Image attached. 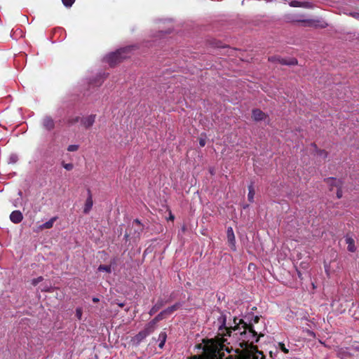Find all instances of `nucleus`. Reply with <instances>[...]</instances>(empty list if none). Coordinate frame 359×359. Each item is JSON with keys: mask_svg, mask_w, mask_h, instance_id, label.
Listing matches in <instances>:
<instances>
[{"mask_svg": "<svg viewBox=\"0 0 359 359\" xmlns=\"http://www.w3.org/2000/svg\"><path fill=\"white\" fill-rule=\"evenodd\" d=\"M99 271H105L107 273L111 272V267L109 265H100L98 267Z\"/></svg>", "mask_w": 359, "mask_h": 359, "instance_id": "nucleus-23", "label": "nucleus"}, {"mask_svg": "<svg viewBox=\"0 0 359 359\" xmlns=\"http://www.w3.org/2000/svg\"><path fill=\"white\" fill-rule=\"evenodd\" d=\"M148 335L143 330L137 334L133 339L132 342L135 346H138Z\"/></svg>", "mask_w": 359, "mask_h": 359, "instance_id": "nucleus-10", "label": "nucleus"}, {"mask_svg": "<svg viewBox=\"0 0 359 359\" xmlns=\"http://www.w3.org/2000/svg\"><path fill=\"white\" fill-rule=\"evenodd\" d=\"M132 47H125L117 50L115 52L111 53L104 57V60L110 66H114L117 63L120 62L123 59L128 57V52Z\"/></svg>", "mask_w": 359, "mask_h": 359, "instance_id": "nucleus-3", "label": "nucleus"}, {"mask_svg": "<svg viewBox=\"0 0 359 359\" xmlns=\"http://www.w3.org/2000/svg\"><path fill=\"white\" fill-rule=\"evenodd\" d=\"M269 61L278 62L280 64L288 65H296L297 63V61L296 59H291L289 62H287L286 60L280 58L279 57H277V56L270 57L269 58Z\"/></svg>", "mask_w": 359, "mask_h": 359, "instance_id": "nucleus-7", "label": "nucleus"}, {"mask_svg": "<svg viewBox=\"0 0 359 359\" xmlns=\"http://www.w3.org/2000/svg\"><path fill=\"white\" fill-rule=\"evenodd\" d=\"M228 242L229 243L231 248L235 250V236L231 227H229L226 231Z\"/></svg>", "mask_w": 359, "mask_h": 359, "instance_id": "nucleus-11", "label": "nucleus"}, {"mask_svg": "<svg viewBox=\"0 0 359 359\" xmlns=\"http://www.w3.org/2000/svg\"><path fill=\"white\" fill-rule=\"evenodd\" d=\"M83 311L81 308H77L76 309V316L79 320L81 319Z\"/></svg>", "mask_w": 359, "mask_h": 359, "instance_id": "nucleus-27", "label": "nucleus"}, {"mask_svg": "<svg viewBox=\"0 0 359 359\" xmlns=\"http://www.w3.org/2000/svg\"><path fill=\"white\" fill-rule=\"evenodd\" d=\"M225 350L227 351V352H229L228 348H225Z\"/></svg>", "mask_w": 359, "mask_h": 359, "instance_id": "nucleus-42", "label": "nucleus"}, {"mask_svg": "<svg viewBox=\"0 0 359 359\" xmlns=\"http://www.w3.org/2000/svg\"><path fill=\"white\" fill-rule=\"evenodd\" d=\"M118 306L123 307L124 306V303H118Z\"/></svg>", "mask_w": 359, "mask_h": 359, "instance_id": "nucleus-39", "label": "nucleus"}, {"mask_svg": "<svg viewBox=\"0 0 359 359\" xmlns=\"http://www.w3.org/2000/svg\"><path fill=\"white\" fill-rule=\"evenodd\" d=\"M135 223L137 224H140V222L138 220V219H135L134 221Z\"/></svg>", "mask_w": 359, "mask_h": 359, "instance_id": "nucleus-40", "label": "nucleus"}, {"mask_svg": "<svg viewBox=\"0 0 359 359\" xmlns=\"http://www.w3.org/2000/svg\"><path fill=\"white\" fill-rule=\"evenodd\" d=\"M238 359H263V355L255 346H251L250 348L243 349L239 353Z\"/></svg>", "mask_w": 359, "mask_h": 359, "instance_id": "nucleus-4", "label": "nucleus"}, {"mask_svg": "<svg viewBox=\"0 0 359 359\" xmlns=\"http://www.w3.org/2000/svg\"><path fill=\"white\" fill-rule=\"evenodd\" d=\"M43 128L47 131H51L55 128V121L50 116H45L41 120Z\"/></svg>", "mask_w": 359, "mask_h": 359, "instance_id": "nucleus-5", "label": "nucleus"}, {"mask_svg": "<svg viewBox=\"0 0 359 359\" xmlns=\"http://www.w3.org/2000/svg\"><path fill=\"white\" fill-rule=\"evenodd\" d=\"M165 317V313H163V311H162L151 321L156 325L160 320H163Z\"/></svg>", "mask_w": 359, "mask_h": 359, "instance_id": "nucleus-22", "label": "nucleus"}, {"mask_svg": "<svg viewBox=\"0 0 359 359\" xmlns=\"http://www.w3.org/2000/svg\"><path fill=\"white\" fill-rule=\"evenodd\" d=\"M99 301H100V299L97 297H93V302H95V303H97Z\"/></svg>", "mask_w": 359, "mask_h": 359, "instance_id": "nucleus-37", "label": "nucleus"}, {"mask_svg": "<svg viewBox=\"0 0 359 359\" xmlns=\"http://www.w3.org/2000/svg\"><path fill=\"white\" fill-rule=\"evenodd\" d=\"M79 149V145L77 144H71L67 147V151H76Z\"/></svg>", "mask_w": 359, "mask_h": 359, "instance_id": "nucleus-25", "label": "nucleus"}, {"mask_svg": "<svg viewBox=\"0 0 359 359\" xmlns=\"http://www.w3.org/2000/svg\"><path fill=\"white\" fill-rule=\"evenodd\" d=\"M309 3L300 2L298 1H292L290 3V6L292 7H309Z\"/></svg>", "mask_w": 359, "mask_h": 359, "instance_id": "nucleus-19", "label": "nucleus"}, {"mask_svg": "<svg viewBox=\"0 0 359 359\" xmlns=\"http://www.w3.org/2000/svg\"><path fill=\"white\" fill-rule=\"evenodd\" d=\"M164 305V302L163 300H158L150 309L149 314L150 316H153L155 314L161 307Z\"/></svg>", "mask_w": 359, "mask_h": 359, "instance_id": "nucleus-15", "label": "nucleus"}, {"mask_svg": "<svg viewBox=\"0 0 359 359\" xmlns=\"http://www.w3.org/2000/svg\"><path fill=\"white\" fill-rule=\"evenodd\" d=\"M224 344L217 340L210 339L204 343L202 356H195L193 359H231L224 357Z\"/></svg>", "mask_w": 359, "mask_h": 359, "instance_id": "nucleus-2", "label": "nucleus"}, {"mask_svg": "<svg viewBox=\"0 0 359 359\" xmlns=\"http://www.w3.org/2000/svg\"><path fill=\"white\" fill-rule=\"evenodd\" d=\"M350 15L359 20V11L351 13Z\"/></svg>", "mask_w": 359, "mask_h": 359, "instance_id": "nucleus-33", "label": "nucleus"}, {"mask_svg": "<svg viewBox=\"0 0 359 359\" xmlns=\"http://www.w3.org/2000/svg\"><path fill=\"white\" fill-rule=\"evenodd\" d=\"M259 318L258 316H254L250 321V323L249 325H252V323H257L259 322Z\"/></svg>", "mask_w": 359, "mask_h": 359, "instance_id": "nucleus-34", "label": "nucleus"}, {"mask_svg": "<svg viewBox=\"0 0 359 359\" xmlns=\"http://www.w3.org/2000/svg\"><path fill=\"white\" fill-rule=\"evenodd\" d=\"M57 217H53L50 219L48 222L41 224L39 228L40 229H48L53 227L54 222L57 220Z\"/></svg>", "mask_w": 359, "mask_h": 359, "instance_id": "nucleus-16", "label": "nucleus"}, {"mask_svg": "<svg viewBox=\"0 0 359 359\" xmlns=\"http://www.w3.org/2000/svg\"><path fill=\"white\" fill-rule=\"evenodd\" d=\"M199 144L201 147H204L205 145V140L204 139H200Z\"/></svg>", "mask_w": 359, "mask_h": 359, "instance_id": "nucleus-35", "label": "nucleus"}, {"mask_svg": "<svg viewBox=\"0 0 359 359\" xmlns=\"http://www.w3.org/2000/svg\"><path fill=\"white\" fill-rule=\"evenodd\" d=\"M95 115H94V114L89 115V116H88L86 117H83L81 119V122L82 125L86 128L91 127L93 125V123H95Z\"/></svg>", "mask_w": 359, "mask_h": 359, "instance_id": "nucleus-6", "label": "nucleus"}, {"mask_svg": "<svg viewBox=\"0 0 359 359\" xmlns=\"http://www.w3.org/2000/svg\"><path fill=\"white\" fill-rule=\"evenodd\" d=\"M337 198H341V196H342V192H341V191L340 189H338V190H337Z\"/></svg>", "mask_w": 359, "mask_h": 359, "instance_id": "nucleus-36", "label": "nucleus"}, {"mask_svg": "<svg viewBox=\"0 0 359 359\" xmlns=\"http://www.w3.org/2000/svg\"><path fill=\"white\" fill-rule=\"evenodd\" d=\"M226 316L220 313L217 317V321L215 323V326L218 328V335L221 336L217 339V341L222 344L227 341L224 337H231L232 332H233V337L240 341V345L243 349L253 346L252 344L257 342L260 337L264 336L263 334L258 335L252 325H248L242 320H239V323H237L236 320L234 319L235 326L229 327L226 326Z\"/></svg>", "mask_w": 359, "mask_h": 359, "instance_id": "nucleus-1", "label": "nucleus"}, {"mask_svg": "<svg viewBox=\"0 0 359 359\" xmlns=\"http://www.w3.org/2000/svg\"><path fill=\"white\" fill-rule=\"evenodd\" d=\"M318 155L322 156L323 158H325L327 156V153L324 150H320L318 152Z\"/></svg>", "mask_w": 359, "mask_h": 359, "instance_id": "nucleus-32", "label": "nucleus"}, {"mask_svg": "<svg viewBox=\"0 0 359 359\" xmlns=\"http://www.w3.org/2000/svg\"><path fill=\"white\" fill-rule=\"evenodd\" d=\"M43 280V277L42 276H39L36 278H34L32 280V284L33 285H36L38 283H39L40 282H41L42 280Z\"/></svg>", "mask_w": 359, "mask_h": 359, "instance_id": "nucleus-26", "label": "nucleus"}, {"mask_svg": "<svg viewBox=\"0 0 359 359\" xmlns=\"http://www.w3.org/2000/svg\"><path fill=\"white\" fill-rule=\"evenodd\" d=\"M182 304L180 303H176L174 305L168 307L165 310H163V313H165V316L171 315L174 311H177L181 307Z\"/></svg>", "mask_w": 359, "mask_h": 359, "instance_id": "nucleus-14", "label": "nucleus"}, {"mask_svg": "<svg viewBox=\"0 0 359 359\" xmlns=\"http://www.w3.org/2000/svg\"><path fill=\"white\" fill-rule=\"evenodd\" d=\"M156 327V325L153 323L152 321H150L144 327V330H142L147 334L149 336L150 334L154 332Z\"/></svg>", "mask_w": 359, "mask_h": 359, "instance_id": "nucleus-17", "label": "nucleus"}, {"mask_svg": "<svg viewBox=\"0 0 359 359\" xmlns=\"http://www.w3.org/2000/svg\"><path fill=\"white\" fill-rule=\"evenodd\" d=\"M279 347L285 353H287L289 352L288 349L286 348L284 344L279 343Z\"/></svg>", "mask_w": 359, "mask_h": 359, "instance_id": "nucleus-31", "label": "nucleus"}, {"mask_svg": "<svg viewBox=\"0 0 359 359\" xmlns=\"http://www.w3.org/2000/svg\"><path fill=\"white\" fill-rule=\"evenodd\" d=\"M81 118H80V117L79 116H76L74 118H72V119H69V124H74L76 123H77L78 121H79Z\"/></svg>", "mask_w": 359, "mask_h": 359, "instance_id": "nucleus-30", "label": "nucleus"}, {"mask_svg": "<svg viewBox=\"0 0 359 359\" xmlns=\"http://www.w3.org/2000/svg\"><path fill=\"white\" fill-rule=\"evenodd\" d=\"M23 215L20 210H14L10 215V219L14 224H18L22 222Z\"/></svg>", "mask_w": 359, "mask_h": 359, "instance_id": "nucleus-8", "label": "nucleus"}, {"mask_svg": "<svg viewBox=\"0 0 359 359\" xmlns=\"http://www.w3.org/2000/svg\"><path fill=\"white\" fill-rule=\"evenodd\" d=\"M345 241L346 243L348 245V250L349 252H354L356 250L354 240L351 237L346 236Z\"/></svg>", "mask_w": 359, "mask_h": 359, "instance_id": "nucleus-13", "label": "nucleus"}, {"mask_svg": "<svg viewBox=\"0 0 359 359\" xmlns=\"http://www.w3.org/2000/svg\"><path fill=\"white\" fill-rule=\"evenodd\" d=\"M325 271H326L327 274L329 275L328 268L326 265L325 266Z\"/></svg>", "mask_w": 359, "mask_h": 359, "instance_id": "nucleus-38", "label": "nucleus"}, {"mask_svg": "<svg viewBox=\"0 0 359 359\" xmlns=\"http://www.w3.org/2000/svg\"><path fill=\"white\" fill-rule=\"evenodd\" d=\"M167 339V334L165 332H161L158 335V340L159 341L158 347L163 348Z\"/></svg>", "mask_w": 359, "mask_h": 359, "instance_id": "nucleus-18", "label": "nucleus"}, {"mask_svg": "<svg viewBox=\"0 0 359 359\" xmlns=\"http://www.w3.org/2000/svg\"><path fill=\"white\" fill-rule=\"evenodd\" d=\"M18 161V156L15 154H11L9 157V163H15Z\"/></svg>", "mask_w": 359, "mask_h": 359, "instance_id": "nucleus-28", "label": "nucleus"}, {"mask_svg": "<svg viewBox=\"0 0 359 359\" xmlns=\"http://www.w3.org/2000/svg\"><path fill=\"white\" fill-rule=\"evenodd\" d=\"M43 291H50V290L48 288V287H44L43 289H42Z\"/></svg>", "mask_w": 359, "mask_h": 359, "instance_id": "nucleus-41", "label": "nucleus"}, {"mask_svg": "<svg viewBox=\"0 0 359 359\" xmlns=\"http://www.w3.org/2000/svg\"><path fill=\"white\" fill-rule=\"evenodd\" d=\"M62 1L66 7H71L75 0H62Z\"/></svg>", "mask_w": 359, "mask_h": 359, "instance_id": "nucleus-24", "label": "nucleus"}, {"mask_svg": "<svg viewBox=\"0 0 359 359\" xmlns=\"http://www.w3.org/2000/svg\"><path fill=\"white\" fill-rule=\"evenodd\" d=\"M248 191H249L248 195V200L250 202H252L253 199H254V196H255V191H254L252 184H250L248 187Z\"/></svg>", "mask_w": 359, "mask_h": 359, "instance_id": "nucleus-21", "label": "nucleus"}, {"mask_svg": "<svg viewBox=\"0 0 359 359\" xmlns=\"http://www.w3.org/2000/svg\"><path fill=\"white\" fill-rule=\"evenodd\" d=\"M88 196L86 201L84 208H83V212L85 214L89 213V212L91 210L92 207L93 205L92 194H91L90 190H88Z\"/></svg>", "mask_w": 359, "mask_h": 359, "instance_id": "nucleus-9", "label": "nucleus"}, {"mask_svg": "<svg viewBox=\"0 0 359 359\" xmlns=\"http://www.w3.org/2000/svg\"><path fill=\"white\" fill-rule=\"evenodd\" d=\"M62 166L67 170H71L74 168V165L72 163H62Z\"/></svg>", "mask_w": 359, "mask_h": 359, "instance_id": "nucleus-29", "label": "nucleus"}, {"mask_svg": "<svg viewBox=\"0 0 359 359\" xmlns=\"http://www.w3.org/2000/svg\"><path fill=\"white\" fill-rule=\"evenodd\" d=\"M327 183L330 184L331 186H335L337 187H339L341 184V182L336 178L327 179Z\"/></svg>", "mask_w": 359, "mask_h": 359, "instance_id": "nucleus-20", "label": "nucleus"}, {"mask_svg": "<svg viewBox=\"0 0 359 359\" xmlns=\"http://www.w3.org/2000/svg\"><path fill=\"white\" fill-rule=\"evenodd\" d=\"M252 118L255 121H262L266 118L265 114L260 109H254L252 111Z\"/></svg>", "mask_w": 359, "mask_h": 359, "instance_id": "nucleus-12", "label": "nucleus"}]
</instances>
